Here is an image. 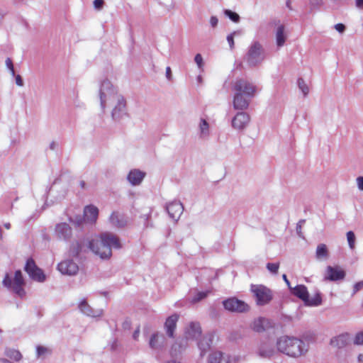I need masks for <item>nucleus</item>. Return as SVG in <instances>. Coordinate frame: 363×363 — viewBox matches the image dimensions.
<instances>
[{"label":"nucleus","mask_w":363,"mask_h":363,"mask_svg":"<svg viewBox=\"0 0 363 363\" xmlns=\"http://www.w3.org/2000/svg\"><path fill=\"white\" fill-rule=\"evenodd\" d=\"M282 278L284 280V281L286 282V284H287V286H289V289L291 288V286H290V282L288 280L286 275V274H283Z\"/></svg>","instance_id":"nucleus-56"},{"label":"nucleus","mask_w":363,"mask_h":363,"mask_svg":"<svg viewBox=\"0 0 363 363\" xmlns=\"http://www.w3.org/2000/svg\"><path fill=\"white\" fill-rule=\"evenodd\" d=\"M167 363H180V362H177L176 360H171V361H169Z\"/></svg>","instance_id":"nucleus-64"},{"label":"nucleus","mask_w":363,"mask_h":363,"mask_svg":"<svg viewBox=\"0 0 363 363\" xmlns=\"http://www.w3.org/2000/svg\"><path fill=\"white\" fill-rule=\"evenodd\" d=\"M159 4L164 6L167 11H171L174 8L173 0H157Z\"/></svg>","instance_id":"nucleus-39"},{"label":"nucleus","mask_w":363,"mask_h":363,"mask_svg":"<svg viewBox=\"0 0 363 363\" xmlns=\"http://www.w3.org/2000/svg\"><path fill=\"white\" fill-rule=\"evenodd\" d=\"M315 257L318 259H325L328 257V250L325 244H319L317 246Z\"/></svg>","instance_id":"nucleus-31"},{"label":"nucleus","mask_w":363,"mask_h":363,"mask_svg":"<svg viewBox=\"0 0 363 363\" xmlns=\"http://www.w3.org/2000/svg\"><path fill=\"white\" fill-rule=\"evenodd\" d=\"M257 352L261 357L269 358L274 354L275 350L272 345L263 342L259 345Z\"/></svg>","instance_id":"nucleus-28"},{"label":"nucleus","mask_w":363,"mask_h":363,"mask_svg":"<svg viewBox=\"0 0 363 363\" xmlns=\"http://www.w3.org/2000/svg\"><path fill=\"white\" fill-rule=\"evenodd\" d=\"M198 128L199 138L203 140H207L210 135V125L205 118H200Z\"/></svg>","instance_id":"nucleus-24"},{"label":"nucleus","mask_w":363,"mask_h":363,"mask_svg":"<svg viewBox=\"0 0 363 363\" xmlns=\"http://www.w3.org/2000/svg\"><path fill=\"white\" fill-rule=\"evenodd\" d=\"M362 288H363V281L356 283L353 286L352 295L355 294L357 292H358Z\"/></svg>","instance_id":"nucleus-46"},{"label":"nucleus","mask_w":363,"mask_h":363,"mask_svg":"<svg viewBox=\"0 0 363 363\" xmlns=\"http://www.w3.org/2000/svg\"><path fill=\"white\" fill-rule=\"evenodd\" d=\"M210 24L212 28H216L218 23V19L216 16H211L210 18Z\"/></svg>","instance_id":"nucleus-50"},{"label":"nucleus","mask_w":363,"mask_h":363,"mask_svg":"<svg viewBox=\"0 0 363 363\" xmlns=\"http://www.w3.org/2000/svg\"><path fill=\"white\" fill-rule=\"evenodd\" d=\"M350 342L348 334H341L330 340V345L337 348H343Z\"/></svg>","instance_id":"nucleus-25"},{"label":"nucleus","mask_w":363,"mask_h":363,"mask_svg":"<svg viewBox=\"0 0 363 363\" xmlns=\"http://www.w3.org/2000/svg\"><path fill=\"white\" fill-rule=\"evenodd\" d=\"M334 28L337 32H339L340 33H344L346 29L345 26L342 23H337V24L335 25Z\"/></svg>","instance_id":"nucleus-49"},{"label":"nucleus","mask_w":363,"mask_h":363,"mask_svg":"<svg viewBox=\"0 0 363 363\" xmlns=\"http://www.w3.org/2000/svg\"><path fill=\"white\" fill-rule=\"evenodd\" d=\"M297 84L299 89L301 91L304 96H306L309 93V87L303 78H298Z\"/></svg>","instance_id":"nucleus-34"},{"label":"nucleus","mask_w":363,"mask_h":363,"mask_svg":"<svg viewBox=\"0 0 363 363\" xmlns=\"http://www.w3.org/2000/svg\"><path fill=\"white\" fill-rule=\"evenodd\" d=\"M6 67H8V69L11 72V74L13 75H14L15 72H14L13 65L12 60L10 58H7L6 60Z\"/></svg>","instance_id":"nucleus-47"},{"label":"nucleus","mask_w":363,"mask_h":363,"mask_svg":"<svg viewBox=\"0 0 363 363\" xmlns=\"http://www.w3.org/2000/svg\"><path fill=\"white\" fill-rule=\"evenodd\" d=\"M121 247L118 238L111 233H103L100 235L79 239L70 246L69 252L75 257L91 251L101 259H108L112 255V248Z\"/></svg>","instance_id":"nucleus-1"},{"label":"nucleus","mask_w":363,"mask_h":363,"mask_svg":"<svg viewBox=\"0 0 363 363\" xmlns=\"http://www.w3.org/2000/svg\"><path fill=\"white\" fill-rule=\"evenodd\" d=\"M345 277V272L340 267L328 266L326 268L325 279L332 281L343 279Z\"/></svg>","instance_id":"nucleus-17"},{"label":"nucleus","mask_w":363,"mask_h":363,"mask_svg":"<svg viewBox=\"0 0 363 363\" xmlns=\"http://www.w3.org/2000/svg\"><path fill=\"white\" fill-rule=\"evenodd\" d=\"M208 363H230V361L227 354L216 351L210 354Z\"/></svg>","instance_id":"nucleus-23"},{"label":"nucleus","mask_w":363,"mask_h":363,"mask_svg":"<svg viewBox=\"0 0 363 363\" xmlns=\"http://www.w3.org/2000/svg\"><path fill=\"white\" fill-rule=\"evenodd\" d=\"M139 333H140L139 330H135V331L134 332V333H133V338H134L135 340H136V339H137V337H138V335H139Z\"/></svg>","instance_id":"nucleus-57"},{"label":"nucleus","mask_w":363,"mask_h":363,"mask_svg":"<svg viewBox=\"0 0 363 363\" xmlns=\"http://www.w3.org/2000/svg\"><path fill=\"white\" fill-rule=\"evenodd\" d=\"M356 180L359 189L363 191V176L358 177Z\"/></svg>","instance_id":"nucleus-51"},{"label":"nucleus","mask_w":363,"mask_h":363,"mask_svg":"<svg viewBox=\"0 0 363 363\" xmlns=\"http://www.w3.org/2000/svg\"><path fill=\"white\" fill-rule=\"evenodd\" d=\"M286 6H287L290 10H291V9H291V1H290V0H288V1H286Z\"/></svg>","instance_id":"nucleus-63"},{"label":"nucleus","mask_w":363,"mask_h":363,"mask_svg":"<svg viewBox=\"0 0 363 363\" xmlns=\"http://www.w3.org/2000/svg\"><path fill=\"white\" fill-rule=\"evenodd\" d=\"M55 237L61 240L69 241L72 236V229L67 223H60L55 228Z\"/></svg>","instance_id":"nucleus-11"},{"label":"nucleus","mask_w":363,"mask_h":363,"mask_svg":"<svg viewBox=\"0 0 363 363\" xmlns=\"http://www.w3.org/2000/svg\"><path fill=\"white\" fill-rule=\"evenodd\" d=\"M112 225L117 228H123L127 224V220L123 214L118 212H113L109 218Z\"/></svg>","instance_id":"nucleus-27"},{"label":"nucleus","mask_w":363,"mask_h":363,"mask_svg":"<svg viewBox=\"0 0 363 363\" xmlns=\"http://www.w3.org/2000/svg\"><path fill=\"white\" fill-rule=\"evenodd\" d=\"M277 350L288 356L298 357L308 351L307 345L296 337L283 336L277 342Z\"/></svg>","instance_id":"nucleus-2"},{"label":"nucleus","mask_w":363,"mask_h":363,"mask_svg":"<svg viewBox=\"0 0 363 363\" xmlns=\"http://www.w3.org/2000/svg\"><path fill=\"white\" fill-rule=\"evenodd\" d=\"M158 339H159L158 335L154 334V335H152V337H151V338L150 340V343H149L151 348H152V349L157 348V347H158V345H157Z\"/></svg>","instance_id":"nucleus-42"},{"label":"nucleus","mask_w":363,"mask_h":363,"mask_svg":"<svg viewBox=\"0 0 363 363\" xmlns=\"http://www.w3.org/2000/svg\"><path fill=\"white\" fill-rule=\"evenodd\" d=\"M356 6L360 9H363V0H355Z\"/></svg>","instance_id":"nucleus-55"},{"label":"nucleus","mask_w":363,"mask_h":363,"mask_svg":"<svg viewBox=\"0 0 363 363\" xmlns=\"http://www.w3.org/2000/svg\"><path fill=\"white\" fill-rule=\"evenodd\" d=\"M79 186L82 189H84L86 186V183L84 181H80L79 182Z\"/></svg>","instance_id":"nucleus-58"},{"label":"nucleus","mask_w":363,"mask_h":363,"mask_svg":"<svg viewBox=\"0 0 363 363\" xmlns=\"http://www.w3.org/2000/svg\"><path fill=\"white\" fill-rule=\"evenodd\" d=\"M94 7L96 10H101L102 9L104 5V0H94Z\"/></svg>","instance_id":"nucleus-45"},{"label":"nucleus","mask_w":363,"mask_h":363,"mask_svg":"<svg viewBox=\"0 0 363 363\" xmlns=\"http://www.w3.org/2000/svg\"><path fill=\"white\" fill-rule=\"evenodd\" d=\"M276 44L278 48H281L284 45L287 39V34L286 32V27L284 24L278 23L275 30Z\"/></svg>","instance_id":"nucleus-19"},{"label":"nucleus","mask_w":363,"mask_h":363,"mask_svg":"<svg viewBox=\"0 0 363 363\" xmlns=\"http://www.w3.org/2000/svg\"><path fill=\"white\" fill-rule=\"evenodd\" d=\"M178 345H179V344H178L177 342H176V343L172 346V351L176 352V350H177V347Z\"/></svg>","instance_id":"nucleus-62"},{"label":"nucleus","mask_w":363,"mask_h":363,"mask_svg":"<svg viewBox=\"0 0 363 363\" xmlns=\"http://www.w3.org/2000/svg\"><path fill=\"white\" fill-rule=\"evenodd\" d=\"M113 100L116 101V104L112 110L111 116L114 121H119L128 114L126 101L121 95L116 96Z\"/></svg>","instance_id":"nucleus-8"},{"label":"nucleus","mask_w":363,"mask_h":363,"mask_svg":"<svg viewBox=\"0 0 363 363\" xmlns=\"http://www.w3.org/2000/svg\"><path fill=\"white\" fill-rule=\"evenodd\" d=\"M269 320L264 318H259L252 323V329L258 333L264 331L269 327Z\"/></svg>","instance_id":"nucleus-30"},{"label":"nucleus","mask_w":363,"mask_h":363,"mask_svg":"<svg viewBox=\"0 0 363 363\" xmlns=\"http://www.w3.org/2000/svg\"><path fill=\"white\" fill-rule=\"evenodd\" d=\"M322 4V0H310L311 9L318 8Z\"/></svg>","instance_id":"nucleus-48"},{"label":"nucleus","mask_w":363,"mask_h":363,"mask_svg":"<svg viewBox=\"0 0 363 363\" xmlns=\"http://www.w3.org/2000/svg\"><path fill=\"white\" fill-rule=\"evenodd\" d=\"M3 284L8 289L12 290L21 298L23 297L26 294L23 289L25 282L21 270L16 271L13 278L10 277V276L6 274L3 280Z\"/></svg>","instance_id":"nucleus-4"},{"label":"nucleus","mask_w":363,"mask_h":363,"mask_svg":"<svg viewBox=\"0 0 363 363\" xmlns=\"http://www.w3.org/2000/svg\"><path fill=\"white\" fill-rule=\"evenodd\" d=\"M213 340V335L208 333L203 337L198 342V347L201 350V354L206 352L211 347Z\"/></svg>","instance_id":"nucleus-29"},{"label":"nucleus","mask_w":363,"mask_h":363,"mask_svg":"<svg viewBox=\"0 0 363 363\" xmlns=\"http://www.w3.org/2000/svg\"><path fill=\"white\" fill-rule=\"evenodd\" d=\"M347 240L349 244V247L351 250H353L355 247V235L352 231H349L347 233Z\"/></svg>","instance_id":"nucleus-37"},{"label":"nucleus","mask_w":363,"mask_h":363,"mask_svg":"<svg viewBox=\"0 0 363 363\" xmlns=\"http://www.w3.org/2000/svg\"><path fill=\"white\" fill-rule=\"evenodd\" d=\"M305 222V220H301L299 221V223H298L297 226H296V231H297V233L301 236V223H303Z\"/></svg>","instance_id":"nucleus-54"},{"label":"nucleus","mask_w":363,"mask_h":363,"mask_svg":"<svg viewBox=\"0 0 363 363\" xmlns=\"http://www.w3.org/2000/svg\"><path fill=\"white\" fill-rule=\"evenodd\" d=\"M194 61L196 63L198 67L200 69H203V57H202L201 54H196V56L194 57Z\"/></svg>","instance_id":"nucleus-43"},{"label":"nucleus","mask_w":363,"mask_h":363,"mask_svg":"<svg viewBox=\"0 0 363 363\" xmlns=\"http://www.w3.org/2000/svg\"><path fill=\"white\" fill-rule=\"evenodd\" d=\"M166 77L168 80H172V70L169 67H166Z\"/></svg>","instance_id":"nucleus-52"},{"label":"nucleus","mask_w":363,"mask_h":363,"mask_svg":"<svg viewBox=\"0 0 363 363\" xmlns=\"http://www.w3.org/2000/svg\"><path fill=\"white\" fill-rule=\"evenodd\" d=\"M179 315L177 314H173L168 317L165 321L164 327L166 329L167 334L169 337H172L174 332L177 326V322L178 321Z\"/></svg>","instance_id":"nucleus-22"},{"label":"nucleus","mask_w":363,"mask_h":363,"mask_svg":"<svg viewBox=\"0 0 363 363\" xmlns=\"http://www.w3.org/2000/svg\"><path fill=\"white\" fill-rule=\"evenodd\" d=\"M57 144L55 143V142H52L50 143V148L51 150H55V147H56Z\"/></svg>","instance_id":"nucleus-59"},{"label":"nucleus","mask_w":363,"mask_h":363,"mask_svg":"<svg viewBox=\"0 0 363 363\" xmlns=\"http://www.w3.org/2000/svg\"><path fill=\"white\" fill-rule=\"evenodd\" d=\"M5 354L8 357H9L15 361H19L22 358V355H21V352L16 350L6 349L5 351Z\"/></svg>","instance_id":"nucleus-33"},{"label":"nucleus","mask_w":363,"mask_h":363,"mask_svg":"<svg viewBox=\"0 0 363 363\" xmlns=\"http://www.w3.org/2000/svg\"><path fill=\"white\" fill-rule=\"evenodd\" d=\"M146 173L138 169H131L127 176V180L132 186H138L143 181Z\"/></svg>","instance_id":"nucleus-18"},{"label":"nucleus","mask_w":363,"mask_h":363,"mask_svg":"<svg viewBox=\"0 0 363 363\" xmlns=\"http://www.w3.org/2000/svg\"><path fill=\"white\" fill-rule=\"evenodd\" d=\"M242 34V31L238 30L233 32L232 33L227 36V41L231 50L234 48V37L237 35H241Z\"/></svg>","instance_id":"nucleus-36"},{"label":"nucleus","mask_w":363,"mask_h":363,"mask_svg":"<svg viewBox=\"0 0 363 363\" xmlns=\"http://www.w3.org/2000/svg\"><path fill=\"white\" fill-rule=\"evenodd\" d=\"M252 97L246 96L238 91H234L233 107L237 110H245L248 108L250 99Z\"/></svg>","instance_id":"nucleus-14"},{"label":"nucleus","mask_w":363,"mask_h":363,"mask_svg":"<svg viewBox=\"0 0 363 363\" xmlns=\"http://www.w3.org/2000/svg\"><path fill=\"white\" fill-rule=\"evenodd\" d=\"M201 334V328L199 323L191 322L186 328L185 335L186 339H197Z\"/></svg>","instance_id":"nucleus-21"},{"label":"nucleus","mask_w":363,"mask_h":363,"mask_svg":"<svg viewBox=\"0 0 363 363\" xmlns=\"http://www.w3.org/2000/svg\"><path fill=\"white\" fill-rule=\"evenodd\" d=\"M0 362H2V363H11L10 361H9L8 359H4V358H0Z\"/></svg>","instance_id":"nucleus-60"},{"label":"nucleus","mask_w":363,"mask_h":363,"mask_svg":"<svg viewBox=\"0 0 363 363\" xmlns=\"http://www.w3.org/2000/svg\"><path fill=\"white\" fill-rule=\"evenodd\" d=\"M51 352V350L48 348V347H45L44 346H40V345H38L36 347V355H37V357H40L46 354H50Z\"/></svg>","instance_id":"nucleus-38"},{"label":"nucleus","mask_w":363,"mask_h":363,"mask_svg":"<svg viewBox=\"0 0 363 363\" xmlns=\"http://www.w3.org/2000/svg\"><path fill=\"white\" fill-rule=\"evenodd\" d=\"M354 342L356 345H363V331L356 335Z\"/></svg>","instance_id":"nucleus-44"},{"label":"nucleus","mask_w":363,"mask_h":363,"mask_svg":"<svg viewBox=\"0 0 363 363\" xmlns=\"http://www.w3.org/2000/svg\"><path fill=\"white\" fill-rule=\"evenodd\" d=\"M265 59V52L262 44L258 41L253 42L248 48L245 60L250 67L261 65Z\"/></svg>","instance_id":"nucleus-3"},{"label":"nucleus","mask_w":363,"mask_h":363,"mask_svg":"<svg viewBox=\"0 0 363 363\" xmlns=\"http://www.w3.org/2000/svg\"><path fill=\"white\" fill-rule=\"evenodd\" d=\"M99 209L94 205L86 206L84 209V219L86 222L93 223L97 220Z\"/></svg>","instance_id":"nucleus-20"},{"label":"nucleus","mask_w":363,"mask_h":363,"mask_svg":"<svg viewBox=\"0 0 363 363\" xmlns=\"http://www.w3.org/2000/svg\"><path fill=\"white\" fill-rule=\"evenodd\" d=\"M358 360L360 362H363V354H360L358 357Z\"/></svg>","instance_id":"nucleus-61"},{"label":"nucleus","mask_w":363,"mask_h":363,"mask_svg":"<svg viewBox=\"0 0 363 363\" xmlns=\"http://www.w3.org/2000/svg\"><path fill=\"white\" fill-rule=\"evenodd\" d=\"M207 291H199L192 298L193 303H197L207 296Z\"/></svg>","instance_id":"nucleus-40"},{"label":"nucleus","mask_w":363,"mask_h":363,"mask_svg":"<svg viewBox=\"0 0 363 363\" xmlns=\"http://www.w3.org/2000/svg\"><path fill=\"white\" fill-rule=\"evenodd\" d=\"M224 308L232 312L242 313L248 309V306L242 301L236 298H230L223 302Z\"/></svg>","instance_id":"nucleus-10"},{"label":"nucleus","mask_w":363,"mask_h":363,"mask_svg":"<svg viewBox=\"0 0 363 363\" xmlns=\"http://www.w3.org/2000/svg\"><path fill=\"white\" fill-rule=\"evenodd\" d=\"M224 14L225 15V16L229 18L234 23H238L240 21V16L237 13H235L231 10H229V9L224 10Z\"/></svg>","instance_id":"nucleus-35"},{"label":"nucleus","mask_w":363,"mask_h":363,"mask_svg":"<svg viewBox=\"0 0 363 363\" xmlns=\"http://www.w3.org/2000/svg\"><path fill=\"white\" fill-rule=\"evenodd\" d=\"M279 267V263H268L267 269L272 274H276L278 272Z\"/></svg>","instance_id":"nucleus-41"},{"label":"nucleus","mask_w":363,"mask_h":363,"mask_svg":"<svg viewBox=\"0 0 363 363\" xmlns=\"http://www.w3.org/2000/svg\"><path fill=\"white\" fill-rule=\"evenodd\" d=\"M78 308L84 315L92 318H98L102 315L103 310L100 308H93L86 301L82 299L78 304Z\"/></svg>","instance_id":"nucleus-15"},{"label":"nucleus","mask_w":363,"mask_h":363,"mask_svg":"<svg viewBox=\"0 0 363 363\" xmlns=\"http://www.w3.org/2000/svg\"><path fill=\"white\" fill-rule=\"evenodd\" d=\"M166 210L169 217L177 220L184 211V206L179 201H174L167 204Z\"/></svg>","instance_id":"nucleus-16"},{"label":"nucleus","mask_w":363,"mask_h":363,"mask_svg":"<svg viewBox=\"0 0 363 363\" xmlns=\"http://www.w3.org/2000/svg\"><path fill=\"white\" fill-rule=\"evenodd\" d=\"M116 96H120L117 94L116 88L113 86L111 82L105 79L101 82L99 89V97L101 107L104 109L106 102L116 98Z\"/></svg>","instance_id":"nucleus-5"},{"label":"nucleus","mask_w":363,"mask_h":363,"mask_svg":"<svg viewBox=\"0 0 363 363\" xmlns=\"http://www.w3.org/2000/svg\"><path fill=\"white\" fill-rule=\"evenodd\" d=\"M290 290L294 296L302 300L304 302V304L306 303L309 295L306 286L302 284L297 285L294 288H290Z\"/></svg>","instance_id":"nucleus-26"},{"label":"nucleus","mask_w":363,"mask_h":363,"mask_svg":"<svg viewBox=\"0 0 363 363\" xmlns=\"http://www.w3.org/2000/svg\"><path fill=\"white\" fill-rule=\"evenodd\" d=\"M233 89L251 97H254L257 92V86L252 82L246 79L240 78L235 80Z\"/></svg>","instance_id":"nucleus-7"},{"label":"nucleus","mask_w":363,"mask_h":363,"mask_svg":"<svg viewBox=\"0 0 363 363\" xmlns=\"http://www.w3.org/2000/svg\"><path fill=\"white\" fill-rule=\"evenodd\" d=\"M251 291L256 298L257 304L259 306L266 305L272 299V291L263 285H252Z\"/></svg>","instance_id":"nucleus-6"},{"label":"nucleus","mask_w":363,"mask_h":363,"mask_svg":"<svg viewBox=\"0 0 363 363\" xmlns=\"http://www.w3.org/2000/svg\"><path fill=\"white\" fill-rule=\"evenodd\" d=\"M16 83L18 86H22L23 85V82L20 75H17L16 77Z\"/></svg>","instance_id":"nucleus-53"},{"label":"nucleus","mask_w":363,"mask_h":363,"mask_svg":"<svg viewBox=\"0 0 363 363\" xmlns=\"http://www.w3.org/2000/svg\"><path fill=\"white\" fill-rule=\"evenodd\" d=\"M250 121V116L245 112H238L232 119V127L237 130L246 128Z\"/></svg>","instance_id":"nucleus-12"},{"label":"nucleus","mask_w":363,"mask_h":363,"mask_svg":"<svg viewBox=\"0 0 363 363\" xmlns=\"http://www.w3.org/2000/svg\"><path fill=\"white\" fill-rule=\"evenodd\" d=\"M25 270L30 277L35 281L43 282L45 280V275L43 272L36 266L34 260L32 259L27 260Z\"/></svg>","instance_id":"nucleus-9"},{"label":"nucleus","mask_w":363,"mask_h":363,"mask_svg":"<svg viewBox=\"0 0 363 363\" xmlns=\"http://www.w3.org/2000/svg\"><path fill=\"white\" fill-rule=\"evenodd\" d=\"M322 303V298L320 293H316L313 297L307 298L305 305L308 306H318Z\"/></svg>","instance_id":"nucleus-32"},{"label":"nucleus","mask_w":363,"mask_h":363,"mask_svg":"<svg viewBox=\"0 0 363 363\" xmlns=\"http://www.w3.org/2000/svg\"><path fill=\"white\" fill-rule=\"evenodd\" d=\"M57 269L62 274L73 276L78 272L79 267L73 260L66 259L58 264Z\"/></svg>","instance_id":"nucleus-13"}]
</instances>
